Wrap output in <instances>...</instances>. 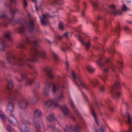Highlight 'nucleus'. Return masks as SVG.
Segmentation results:
<instances>
[{
  "label": "nucleus",
  "mask_w": 132,
  "mask_h": 132,
  "mask_svg": "<svg viewBox=\"0 0 132 132\" xmlns=\"http://www.w3.org/2000/svg\"><path fill=\"white\" fill-rule=\"evenodd\" d=\"M7 59L9 63L11 65L17 63L19 65L22 66L26 64L30 67H32V65L29 64L27 61V58L23 59L19 57L16 59L14 56L10 54L9 53H7Z\"/></svg>",
  "instance_id": "f257e3e1"
},
{
  "label": "nucleus",
  "mask_w": 132,
  "mask_h": 132,
  "mask_svg": "<svg viewBox=\"0 0 132 132\" xmlns=\"http://www.w3.org/2000/svg\"><path fill=\"white\" fill-rule=\"evenodd\" d=\"M32 51V53L30 56L31 59L28 58L27 59V61L29 64L31 62L37 61L39 56L43 59H44L46 57V54L44 52L39 51L37 48H34Z\"/></svg>",
  "instance_id": "f03ea898"
},
{
  "label": "nucleus",
  "mask_w": 132,
  "mask_h": 132,
  "mask_svg": "<svg viewBox=\"0 0 132 132\" xmlns=\"http://www.w3.org/2000/svg\"><path fill=\"white\" fill-rule=\"evenodd\" d=\"M71 75L73 80L79 87V86H81L84 89L86 90H88L87 86L84 83L81 78L77 73H75L72 71Z\"/></svg>",
  "instance_id": "7ed1b4c3"
},
{
  "label": "nucleus",
  "mask_w": 132,
  "mask_h": 132,
  "mask_svg": "<svg viewBox=\"0 0 132 132\" xmlns=\"http://www.w3.org/2000/svg\"><path fill=\"white\" fill-rule=\"evenodd\" d=\"M51 85L52 84L49 81L47 80L46 81L45 87L43 90V93L46 96H48L49 95L50 88Z\"/></svg>",
  "instance_id": "20e7f679"
},
{
  "label": "nucleus",
  "mask_w": 132,
  "mask_h": 132,
  "mask_svg": "<svg viewBox=\"0 0 132 132\" xmlns=\"http://www.w3.org/2000/svg\"><path fill=\"white\" fill-rule=\"evenodd\" d=\"M50 17L48 15L44 14H42V16H40L41 21L43 25L45 26L49 23L48 18Z\"/></svg>",
  "instance_id": "39448f33"
},
{
  "label": "nucleus",
  "mask_w": 132,
  "mask_h": 132,
  "mask_svg": "<svg viewBox=\"0 0 132 132\" xmlns=\"http://www.w3.org/2000/svg\"><path fill=\"white\" fill-rule=\"evenodd\" d=\"M52 105H54L55 108H57L58 106L57 103L56 102V100H49L45 102V106L47 108H49Z\"/></svg>",
  "instance_id": "423d86ee"
},
{
  "label": "nucleus",
  "mask_w": 132,
  "mask_h": 132,
  "mask_svg": "<svg viewBox=\"0 0 132 132\" xmlns=\"http://www.w3.org/2000/svg\"><path fill=\"white\" fill-rule=\"evenodd\" d=\"M60 109L65 117H68L69 114H71V112L69 109L65 105L61 106Z\"/></svg>",
  "instance_id": "0eeeda50"
},
{
  "label": "nucleus",
  "mask_w": 132,
  "mask_h": 132,
  "mask_svg": "<svg viewBox=\"0 0 132 132\" xmlns=\"http://www.w3.org/2000/svg\"><path fill=\"white\" fill-rule=\"evenodd\" d=\"M34 122L35 125V128L37 132H39L40 128V125L42 127H44V125L42 121L34 120Z\"/></svg>",
  "instance_id": "6e6552de"
},
{
  "label": "nucleus",
  "mask_w": 132,
  "mask_h": 132,
  "mask_svg": "<svg viewBox=\"0 0 132 132\" xmlns=\"http://www.w3.org/2000/svg\"><path fill=\"white\" fill-rule=\"evenodd\" d=\"M28 125L30 126L29 123H27L26 121H24L23 123L21 125L20 129L21 132H29L28 128L27 127Z\"/></svg>",
  "instance_id": "1a4fd4ad"
},
{
  "label": "nucleus",
  "mask_w": 132,
  "mask_h": 132,
  "mask_svg": "<svg viewBox=\"0 0 132 132\" xmlns=\"http://www.w3.org/2000/svg\"><path fill=\"white\" fill-rule=\"evenodd\" d=\"M51 69V68L48 67H46L43 68V70L47 72L49 78L52 79L53 77L54 74L52 72Z\"/></svg>",
  "instance_id": "9d476101"
},
{
  "label": "nucleus",
  "mask_w": 132,
  "mask_h": 132,
  "mask_svg": "<svg viewBox=\"0 0 132 132\" xmlns=\"http://www.w3.org/2000/svg\"><path fill=\"white\" fill-rule=\"evenodd\" d=\"M28 102L25 99L21 100L19 102V105L20 108L22 110L25 109L27 106Z\"/></svg>",
  "instance_id": "9b49d317"
},
{
  "label": "nucleus",
  "mask_w": 132,
  "mask_h": 132,
  "mask_svg": "<svg viewBox=\"0 0 132 132\" xmlns=\"http://www.w3.org/2000/svg\"><path fill=\"white\" fill-rule=\"evenodd\" d=\"M9 122L12 123L15 125L17 123L16 119L12 114H11L8 118Z\"/></svg>",
  "instance_id": "f8f14e48"
},
{
  "label": "nucleus",
  "mask_w": 132,
  "mask_h": 132,
  "mask_svg": "<svg viewBox=\"0 0 132 132\" xmlns=\"http://www.w3.org/2000/svg\"><path fill=\"white\" fill-rule=\"evenodd\" d=\"M34 22L33 20H31L28 22V26L29 28V31L31 32L34 29Z\"/></svg>",
  "instance_id": "ddd939ff"
},
{
  "label": "nucleus",
  "mask_w": 132,
  "mask_h": 132,
  "mask_svg": "<svg viewBox=\"0 0 132 132\" xmlns=\"http://www.w3.org/2000/svg\"><path fill=\"white\" fill-rule=\"evenodd\" d=\"M5 37L9 41L12 42L13 39L11 36V32L10 31L6 32L4 35Z\"/></svg>",
  "instance_id": "4468645a"
},
{
  "label": "nucleus",
  "mask_w": 132,
  "mask_h": 132,
  "mask_svg": "<svg viewBox=\"0 0 132 132\" xmlns=\"http://www.w3.org/2000/svg\"><path fill=\"white\" fill-rule=\"evenodd\" d=\"M7 108L11 112H13L14 109V105L13 103L12 102H9L7 106Z\"/></svg>",
  "instance_id": "2eb2a0df"
},
{
  "label": "nucleus",
  "mask_w": 132,
  "mask_h": 132,
  "mask_svg": "<svg viewBox=\"0 0 132 132\" xmlns=\"http://www.w3.org/2000/svg\"><path fill=\"white\" fill-rule=\"evenodd\" d=\"M79 39L81 43L85 46L87 50H88L90 46V42H89L86 44H85L83 42V40L81 37H80Z\"/></svg>",
  "instance_id": "dca6fc26"
},
{
  "label": "nucleus",
  "mask_w": 132,
  "mask_h": 132,
  "mask_svg": "<svg viewBox=\"0 0 132 132\" xmlns=\"http://www.w3.org/2000/svg\"><path fill=\"white\" fill-rule=\"evenodd\" d=\"M42 115V113L41 111L38 109L36 110L34 113V117L36 118L41 116Z\"/></svg>",
  "instance_id": "f3484780"
},
{
  "label": "nucleus",
  "mask_w": 132,
  "mask_h": 132,
  "mask_svg": "<svg viewBox=\"0 0 132 132\" xmlns=\"http://www.w3.org/2000/svg\"><path fill=\"white\" fill-rule=\"evenodd\" d=\"M70 103L71 106V107L73 109L76 114L79 117H80L81 116V115L79 113L78 110L76 109L75 106L73 101H70Z\"/></svg>",
  "instance_id": "a211bd4d"
},
{
  "label": "nucleus",
  "mask_w": 132,
  "mask_h": 132,
  "mask_svg": "<svg viewBox=\"0 0 132 132\" xmlns=\"http://www.w3.org/2000/svg\"><path fill=\"white\" fill-rule=\"evenodd\" d=\"M59 86L57 83H54L53 85V92L54 93H56L59 89Z\"/></svg>",
  "instance_id": "6ab92c4d"
},
{
  "label": "nucleus",
  "mask_w": 132,
  "mask_h": 132,
  "mask_svg": "<svg viewBox=\"0 0 132 132\" xmlns=\"http://www.w3.org/2000/svg\"><path fill=\"white\" fill-rule=\"evenodd\" d=\"M89 81L91 84L93 86L95 87L98 83L99 81L97 79H90Z\"/></svg>",
  "instance_id": "aec40b11"
},
{
  "label": "nucleus",
  "mask_w": 132,
  "mask_h": 132,
  "mask_svg": "<svg viewBox=\"0 0 132 132\" xmlns=\"http://www.w3.org/2000/svg\"><path fill=\"white\" fill-rule=\"evenodd\" d=\"M47 120L50 122H52L54 119V115L53 114H51L47 117Z\"/></svg>",
  "instance_id": "412c9836"
},
{
  "label": "nucleus",
  "mask_w": 132,
  "mask_h": 132,
  "mask_svg": "<svg viewBox=\"0 0 132 132\" xmlns=\"http://www.w3.org/2000/svg\"><path fill=\"white\" fill-rule=\"evenodd\" d=\"M87 70L90 73H92L94 72L95 69L91 66L88 65L86 67Z\"/></svg>",
  "instance_id": "4be33fe9"
},
{
  "label": "nucleus",
  "mask_w": 132,
  "mask_h": 132,
  "mask_svg": "<svg viewBox=\"0 0 132 132\" xmlns=\"http://www.w3.org/2000/svg\"><path fill=\"white\" fill-rule=\"evenodd\" d=\"M126 115L127 118L128 122V124L130 125L132 123V120L130 114L127 112L126 113Z\"/></svg>",
  "instance_id": "5701e85b"
},
{
  "label": "nucleus",
  "mask_w": 132,
  "mask_h": 132,
  "mask_svg": "<svg viewBox=\"0 0 132 132\" xmlns=\"http://www.w3.org/2000/svg\"><path fill=\"white\" fill-rule=\"evenodd\" d=\"M116 93L113 95V96L114 98H117L120 97L121 93L117 90H116Z\"/></svg>",
  "instance_id": "b1692460"
},
{
  "label": "nucleus",
  "mask_w": 132,
  "mask_h": 132,
  "mask_svg": "<svg viewBox=\"0 0 132 132\" xmlns=\"http://www.w3.org/2000/svg\"><path fill=\"white\" fill-rule=\"evenodd\" d=\"M112 14L115 15H121L122 14V12L118 10H112Z\"/></svg>",
  "instance_id": "393cba45"
},
{
  "label": "nucleus",
  "mask_w": 132,
  "mask_h": 132,
  "mask_svg": "<svg viewBox=\"0 0 132 132\" xmlns=\"http://www.w3.org/2000/svg\"><path fill=\"white\" fill-rule=\"evenodd\" d=\"M5 44V41H3L0 43V50L2 51L4 50Z\"/></svg>",
  "instance_id": "a878e982"
},
{
  "label": "nucleus",
  "mask_w": 132,
  "mask_h": 132,
  "mask_svg": "<svg viewBox=\"0 0 132 132\" xmlns=\"http://www.w3.org/2000/svg\"><path fill=\"white\" fill-rule=\"evenodd\" d=\"M19 33L24 32L25 29L23 25H21L17 29Z\"/></svg>",
  "instance_id": "bb28decb"
},
{
  "label": "nucleus",
  "mask_w": 132,
  "mask_h": 132,
  "mask_svg": "<svg viewBox=\"0 0 132 132\" xmlns=\"http://www.w3.org/2000/svg\"><path fill=\"white\" fill-rule=\"evenodd\" d=\"M13 85L12 81L11 80H10L9 81V83L7 85V88L9 89H11L13 87Z\"/></svg>",
  "instance_id": "cd10ccee"
},
{
  "label": "nucleus",
  "mask_w": 132,
  "mask_h": 132,
  "mask_svg": "<svg viewBox=\"0 0 132 132\" xmlns=\"http://www.w3.org/2000/svg\"><path fill=\"white\" fill-rule=\"evenodd\" d=\"M92 113L93 117H94V120L96 122V123L98 124V120L96 117V116L95 114L94 113V110H93L92 109Z\"/></svg>",
  "instance_id": "c85d7f7f"
},
{
  "label": "nucleus",
  "mask_w": 132,
  "mask_h": 132,
  "mask_svg": "<svg viewBox=\"0 0 132 132\" xmlns=\"http://www.w3.org/2000/svg\"><path fill=\"white\" fill-rule=\"evenodd\" d=\"M0 117L3 121H6V116L2 111H0Z\"/></svg>",
  "instance_id": "c756f323"
},
{
  "label": "nucleus",
  "mask_w": 132,
  "mask_h": 132,
  "mask_svg": "<svg viewBox=\"0 0 132 132\" xmlns=\"http://www.w3.org/2000/svg\"><path fill=\"white\" fill-rule=\"evenodd\" d=\"M38 100V98L37 96L35 95L34 96L30 99V101H32L34 102H36Z\"/></svg>",
  "instance_id": "7c9ffc66"
},
{
  "label": "nucleus",
  "mask_w": 132,
  "mask_h": 132,
  "mask_svg": "<svg viewBox=\"0 0 132 132\" xmlns=\"http://www.w3.org/2000/svg\"><path fill=\"white\" fill-rule=\"evenodd\" d=\"M57 98L61 101H62L64 100L65 97L63 95L61 94L58 96L57 97Z\"/></svg>",
  "instance_id": "2f4dec72"
},
{
  "label": "nucleus",
  "mask_w": 132,
  "mask_h": 132,
  "mask_svg": "<svg viewBox=\"0 0 132 132\" xmlns=\"http://www.w3.org/2000/svg\"><path fill=\"white\" fill-rule=\"evenodd\" d=\"M17 47L19 48H24V45L22 42H20L18 43Z\"/></svg>",
  "instance_id": "473e14b6"
},
{
  "label": "nucleus",
  "mask_w": 132,
  "mask_h": 132,
  "mask_svg": "<svg viewBox=\"0 0 132 132\" xmlns=\"http://www.w3.org/2000/svg\"><path fill=\"white\" fill-rule=\"evenodd\" d=\"M67 127L69 132L73 131L72 126L70 125H67Z\"/></svg>",
  "instance_id": "72a5a7b5"
},
{
  "label": "nucleus",
  "mask_w": 132,
  "mask_h": 132,
  "mask_svg": "<svg viewBox=\"0 0 132 132\" xmlns=\"http://www.w3.org/2000/svg\"><path fill=\"white\" fill-rule=\"evenodd\" d=\"M52 53L53 54V55H54V58L56 59V60H57L58 61L59 59V58L58 56L53 51L52 52Z\"/></svg>",
  "instance_id": "f704fd0d"
},
{
  "label": "nucleus",
  "mask_w": 132,
  "mask_h": 132,
  "mask_svg": "<svg viewBox=\"0 0 132 132\" xmlns=\"http://www.w3.org/2000/svg\"><path fill=\"white\" fill-rule=\"evenodd\" d=\"M51 128H52V130L53 131H55L56 130V128L55 126H53L52 127L51 126L49 125L48 126L47 129H50Z\"/></svg>",
  "instance_id": "c9c22d12"
},
{
  "label": "nucleus",
  "mask_w": 132,
  "mask_h": 132,
  "mask_svg": "<svg viewBox=\"0 0 132 132\" xmlns=\"http://www.w3.org/2000/svg\"><path fill=\"white\" fill-rule=\"evenodd\" d=\"M23 7L26 9L28 6V3L26 0H23Z\"/></svg>",
  "instance_id": "e433bc0d"
},
{
  "label": "nucleus",
  "mask_w": 132,
  "mask_h": 132,
  "mask_svg": "<svg viewBox=\"0 0 132 132\" xmlns=\"http://www.w3.org/2000/svg\"><path fill=\"white\" fill-rule=\"evenodd\" d=\"M102 59L101 58L98 59L97 61V63L100 65L102 66L103 64V63L102 61Z\"/></svg>",
  "instance_id": "4c0bfd02"
},
{
  "label": "nucleus",
  "mask_w": 132,
  "mask_h": 132,
  "mask_svg": "<svg viewBox=\"0 0 132 132\" xmlns=\"http://www.w3.org/2000/svg\"><path fill=\"white\" fill-rule=\"evenodd\" d=\"M105 130V127H101V129L99 130H96V132H100V131H101L102 132H104Z\"/></svg>",
  "instance_id": "58836bf2"
},
{
  "label": "nucleus",
  "mask_w": 132,
  "mask_h": 132,
  "mask_svg": "<svg viewBox=\"0 0 132 132\" xmlns=\"http://www.w3.org/2000/svg\"><path fill=\"white\" fill-rule=\"evenodd\" d=\"M128 9L127 6L125 4H123L122 7V10L123 11H126Z\"/></svg>",
  "instance_id": "ea45409f"
},
{
  "label": "nucleus",
  "mask_w": 132,
  "mask_h": 132,
  "mask_svg": "<svg viewBox=\"0 0 132 132\" xmlns=\"http://www.w3.org/2000/svg\"><path fill=\"white\" fill-rule=\"evenodd\" d=\"M6 129L8 132H12V128L9 125H8L6 128Z\"/></svg>",
  "instance_id": "a19ab883"
},
{
  "label": "nucleus",
  "mask_w": 132,
  "mask_h": 132,
  "mask_svg": "<svg viewBox=\"0 0 132 132\" xmlns=\"http://www.w3.org/2000/svg\"><path fill=\"white\" fill-rule=\"evenodd\" d=\"M10 13L11 14H13L14 13H15L18 11L17 9L16 10L13 9V10H12L11 7H10Z\"/></svg>",
  "instance_id": "79ce46f5"
},
{
  "label": "nucleus",
  "mask_w": 132,
  "mask_h": 132,
  "mask_svg": "<svg viewBox=\"0 0 132 132\" xmlns=\"http://www.w3.org/2000/svg\"><path fill=\"white\" fill-rule=\"evenodd\" d=\"M75 132H80V128L78 126H75Z\"/></svg>",
  "instance_id": "37998d69"
},
{
  "label": "nucleus",
  "mask_w": 132,
  "mask_h": 132,
  "mask_svg": "<svg viewBox=\"0 0 132 132\" xmlns=\"http://www.w3.org/2000/svg\"><path fill=\"white\" fill-rule=\"evenodd\" d=\"M59 28L60 29L62 30L63 29V23L62 22L59 23Z\"/></svg>",
  "instance_id": "c03bdc74"
},
{
  "label": "nucleus",
  "mask_w": 132,
  "mask_h": 132,
  "mask_svg": "<svg viewBox=\"0 0 132 132\" xmlns=\"http://www.w3.org/2000/svg\"><path fill=\"white\" fill-rule=\"evenodd\" d=\"M101 79L104 81L105 82L106 80H108L107 78V76L106 75H103L101 78Z\"/></svg>",
  "instance_id": "a18cd8bd"
},
{
  "label": "nucleus",
  "mask_w": 132,
  "mask_h": 132,
  "mask_svg": "<svg viewBox=\"0 0 132 132\" xmlns=\"http://www.w3.org/2000/svg\"><path fill=\"white\" fill-rule=\"evenodd\" d=\"M115 51V50L113 47L111 48L109 51V52L113 54H114L113 52Z\"/></svg>",
  "instance_id": "49530a36"
},
{
  "label": "nucleus",
  "mask_w": 132,
  "mask_h": 132,
  "mask_svg": "<svg viewBox=\"0 0 132 132\" xmlns=\"http://www.w3.org/2000/svg\"><path fill=\"white\" fill-rule=\"evenodd\" d=\"M26 42L27 43H30V38L29 37H27L26 38Z\"/></svg>",
  "instance_id": "de8ad7c7"
},
{
  "label": "nucleus",
  "mask_w": 132,
  "mask_h": 132,
  "mask_svg": "<svg viewBox=\"0 0 132 132\" xmlns=\"http://www.w3.org/2000/svg\"><path fill=\"white\" fill-rule=\"evenodd\" d=\"M56 3L60 4H63V0H57Z\"/></svg>",
  "instance_id": "09e8293b"
},
{
  "label": "nucleus",
  "mask_w": 132,
  "mask_h": 132,
  "mask_svg": "<svg viewBox=\"0 0 132 132\" xmlns=\"http://www.w3.org/2000/svg\"><path fill=\"white\" fill-rule=\"evenodd\" d=\"M65 66L66 69L68 70L69 69V66L68 62L67 61L65 63Z\"/></svg>",
  "instance_id": "8fccbe9b"
},
{
  "label": "nucleus",
  "mask_w": 132,
  "mask_h": 132,
  "mask_svg": "<svg viewBox=\"0 0 132 132\" xmlns=\"http://www.w3.org/2000/svg\"><path fill=\"white\" fill-rule=\"evenodd\" d=\"M120 27L119 26L117 27L116 29L115 30V32H119L120 31Z\"/></svg>",
  "instance_id": "3c124183"
},
{
  "label": "nucleus",
  "mask_w": 132,
  "mask_h": 132,
  "mask_svg": "<svg viewBox=\"0 0 132 132\" xmlns=\"http://www.w3.org/2000/svg\"><path fill=\"white\" fill-rule=\"evenodd\" d=\"M105 90V88L104 86H102L100 88V90L102 92H103Z\"/></svg>",
  "instance_id": "603ef678"
},
{
  "label": "nucleus",
  "mask_w": 132,
  "mask_h": 132,
  "mask_svg": "<svg viewBox=\"0 0 132 132\" xmlns=\"http://www.w3.org/2000/svg\"><path fill=\"white\" fill-rule=\"evenodd\" d=\"M0 18L6 19L7 18V15L6 14H3L0 16Z\"/></svg>",
  "instance_id": "864d4df0"
},
{
  "label": "nucleus",
  "mask_w": 132,
  "mask_h": 132,
  "mask_svg": "<svg viewBox=\"0 0 132 132\" xmlns=\"http://www.w3.org/2000/svg\"><path fill=\"white\" fill-rule=\"evenodd\" d=\"M114 85H112V87L110 88V91L112 93H113V90H114Z\"/></svg>",
  "instance_id": "5fc2aeb1"
},
{
  "label": "nucleus",
  "mask_w": 132,
  "mask_h": 132,
  "mask_svg": "<svg viewBox=\"0 0 132 132\" xmlns=\"http://www.w3.org/2000/svg\"><path fill=\"white\" fill-rule=\"evenodd\" d=\"M22 79H26L27 78V76L25 74H22Z\"/></svg>",
  "instance_id": "6e6d98bb"
},
{
  "label": "nucleus",
  "mask_w": 132,
  "mask_h": 132,
  "mask_svg": "<svg viewBox=\"0 0 132 132\" xmlns=\"http://www.w3.org/2000/svg\"><path fill=\"white\" fill-rule=\"evenodd\" d=\"M127 132H132V128L131 127H129Z\"/></svg>",
  "instance_id": "4d7b16f0"
},
{
  "label": "nucleus",
  "mask_w": 132,
  "mask_h": 132,
  "mask_svg": "<svg viewBox=\"0 0 132 132\" xmlns=\"http://www.w3.org/2000/svg\"><path fill=\"white\" fill-rule=\"evenodd\" d=\"M31 43H32V44H34L35 46H36L37 45L38 42L36 40H35L33 42H32Z\"/></svg>",
  "instance_id": "13d9d810"
},
{
  "label": "nucleus",
  "mask_w": 132,
  "mask_h": 132,
  "mask_svg": "<svg viewBox=\"0 0 132 132\" xmlns=\"http://www.w3.org/2000/svg\"><path fill=\"white\" fill-rule=\"evenodd\" d=\"M92 4L93 6L94 7H96L98 4V3H97L95 2H92Z\"/></svg>",
  "instance_id": "bf43d9fd"
},
{
  "label": "nucleus",
  "mask_w": 132,
  "mask_h": 132,
  "mask_svg": "<svg viewBox=\"0 0 132 132\" xmlns=\"http://www.w3.org/2000/svg\"><path fill=\"white\" fill-rule=\"evenodd\" d=\"M110 7L111 9H113V10H116V9H115V6L114 5H111L110 6Z\"/></svg>",
  "instance_id": "052dcab7"
},
{
  "label": "nucleus",
  "mask_w": 132,
  "mask_h": 132,
  "mask_svg": "<svg viewBox=\"0 0 132 132\" xmlns=\"http://www.w3.org/2000/svg\"><path fill=\"white\" fill-rule=\"evenodd\" d=\"M125 29L126 31H128L130 30L129 27L127 26H126L125 27Z\"/></svg>",
  "instance_id": "680f3d73"
},
{
  "label": "nucleus",
  "mask_w": 132,
  "mask_h": 132,
  "mask_svg": "<svg viewBox=\"0 0 132 132\" xmlns=\"http://www.w3.org/2000/svg\"><path fill=\"white\" fill-rule=\"evenodd\" d=\"M69 34L67 32H66L64 34V36L66 38H68V35Z\"/></svg>",
  "instance_id": "e2e57ef3"
},
{
  "label": "nucleus",
  "mask_w": 132,
  "mask_h": 132,
  "mask_svg": "<svg viewBox=\"0 0 132 132\" xmlns=\"http://www.w3.org/2000/svg\"><path fill=\"white\" fill-rule=\"evenodd\" d=\"M109 69V68H107L104 69V71L105 72H107L108 71Z\"/></svg>",
  "instance_id": "0e129e2a"
},
{
  "label": "nucleus",
  "mask_w": 132,
  "mask_h": 132,
  "mask_svg": "<svg viewBox=\"0 0 132 132\" xmlns=\"http://www.w3.org/2000/svg\"><path fill=\"white\" fill-rule=\"evenodd\" d=\"M28 83L29 85L31 84L32 83L31 80L30 79H29L28 80Z\"/></svg>",
  "instance_id": "69168bd1"
},
{
  "label": "nucleus",
  "mask_w": 132,
  "mask_h": 132,
  "mask_svg": "<svg viewBox=\"0 0 132 132\" xmlns=\"http://www.w3.org/2000/svg\"><path fill=\"white\" fill-rule=\"evenodd\" d=\"M35 4V9L36 11H38V9L37 6V5L36 4Z\"/></svg>",
  "instance_id": "338daca9"
},
{
  "label": "nucleus",
  "mask_w": 132,
  "mask_h": 132,
  "mask_svg": "<svg viewBox=\"0 0 132 132\" xmlns=\"http://www.w3.org/2000/svg\"><path fill=\"white\" fill-rule=\"evenodd\" d=\"M119 83L118 82H116L115 84V86L116 87L117 86H119Z\"/></svg>",
  "instance_id": "774afa93"
}]
</instances>
